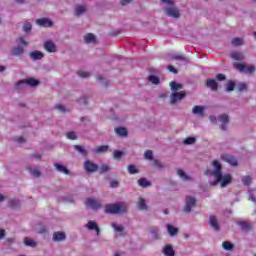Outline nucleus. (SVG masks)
I'll use <instances>...</instances> for the list:
<instances>
[{
	"mask_svg": "<svg viewBox=\"0 0 256 256\" xmlns=\"http://www.w3.org/2000/svg\"><path fill=\"white\" fill-rule=\"evenodd\" d=\"M151 233H153L154 237H157V235H159V229H157V228H152V229H151Z\"/></svg>",
	"mask_w": 256,
	"mask_h": 256,
	"instance_id": "obj_60",
	"label": "nucleus"
},
{
	"mask_svg": "<svg viewBox=\"0 0 256 256\" xmlns=\"http://www.w3.org/2000/svg\"><path fill=\"white\" fill-rule=\"evenodd\" d=\"M30 57L33 61H37L39 59H43L44 55L41 51H33L30 53Z\"/></svg>",
	"mask_w": 256,
	"mask_h": 256,
	"instance_id": "obj_19",
	"label": "nucleus"
},
{
	"mask_svg": "<svg viewBox=\"0 0 256 256\" xmlns=\"http://www.w3.org/2000/svg\"><path fill=\"white\" fill-rule=\"evenodd\" d=\"M128 172L131 174V175H135V173H138V170H137V167L133 164H130L128 166Z\"/></svg>",
	"mask_w": 256,
	"mask_h": 256,
	"instance_id": "obj_41",
	"label": "nucleus"
},
{
	"mask_svg": "<svg viewBox=\"0 0 256 256\" xmlns=\"http://www.w3.org/2000/svg\"><path fill=\"white\" fill-rule=\"evenodd\" d=\"M170 87L171 91H173L174 93H176V91H181V89H183V85L177 82H171Z\"/></svg>",
	"mask_w": 256,
	"mask_h": 256,
	"instance_id": "obj_24",
	"label": "nucleus"
},
{
	"mask_svg": "<svg viewBox=\"0 0 256 256\" xmlns=\"http://www.w3.org/2000/svg\"><path fill=\"white\" fill-rule=\"evenodd\" d=\"M235 89V82H228L227 91H233Z\"/></svg>",
	"mask_w": 256,
	"mask_h": 256,
	"instance_id": "obj_51",
	"label": "nucleus"
},
{
	"mask_svg": "<svg viewBox=\"0 0 256 256\" xmlns=\"http://www.w3.org/2000/svg\"><path fill=\"white\" fill-rule=\"evenodd\" d=\"M173 59L185 61V57L183 55H175V56H173Z\"/></svg>",
	"mask_w": 256,
	"mask_h": 256,
	"instance_id": "obj_57",
	"label": "nucleus"
},
{
	"mask_svg": "<svg viewBox=\"0 0 256 256\" xmlns=\"http://www.w3.org/2000/svg\"><path fill=\"white\" fill-rule=\"evenodd\" d=\"M137 205L140 211H147V203H145V199L139 198Z\"/></svg>",
	"mask_w": 256,
	"mask_h": 256,
	"instance_id": "obj_23",
	"label": "nucleus"
},
{
	"mask_svg": "<svg viewBox=\"0 0 256 256\" xmlns=\"http://www.w3.org/2000/svg\"><path fill=\"white\" fill-rule=\"evenodd\" d=\"M88 231H95L97 237L101 235V229L99 228V225H97V222L90 220L87 224L84 226Z\"/></svg>",
	"mask_w": 256,
	"mask_h": 256,
	"instance_id": "obj_8",
	"label": "nucleus"
},
{
	"mask_svg": "<svg viewBox=\"0 0 256 256\" xmlns=\"http://www.w3.org/2000/svg\"><path fill=\"white\" fill-rule=\"evenodd\" d=\"M238 89H239V91H245V89H247V85L246 84H239Z\"/></svg>",
	"mask_w": 256,
	"mask_h": 256,
	"instance_id": "obj_59",
	"label": "nucleus"
},
{
	"mask_svg": "<svg viewBox=\"0 0 256 256\" xmlns=\"http://www.w3.org/2000/svg\"><path fill=\"white\" fill-rule=\"evenodd\" d=\"M195 203H197V200L191 196L186 197V206L184 207L185 213H191V209L195 207Z\"/></svg>",
	"mask_w": 256,
	"mask_h": 256,
	"instance_id": "obj_9",
	"label": "nucleus"
},
{
	"mask_svg": "<svg viewBox=\"0 0 256 256\" xmlns=\"http://www.w3.org/2000/svg\"><path fill=\"white\" fill-rule=\"evenodd\" d=\"M223 161L229 163V165L235 166L237 165V159L229 154H223L222 156Z\"/></svg>",
	"mask_w": 256,
	"mask_h": 256,
	"instance_id": "obj_13",
	"label": "nucleus"
},
{
	"mask_svg": "<svg viewBox=\"0 0 256 256\" xmlns=\"http://www.w3.org/2000/svg\"><path fill=\"white\" fill-rule=\"evenodd\" d=\"M115 132L117 133V135H119L120 137H125L127 135V129L120 127V128H116Z\"/></svg>",
	"mask_w": 256,
	"mask_h": 256,
	"instance_id": "obj_31",
	"label": "nucleus"
},
{
	"mask_svg": "<svg viewBox=\"0 0 256 256\" xmlns=\"http://www.w3.org/2000/svg\"><path fill=\"white\" fill-rule=\"evenodd\" d=\"M193 115H199L200 117H203L205 115V107L204 106H194L192 109Z\"/></svg>",
	"mask_w": 256,
	"mask_h": 256,
	"instance_id": "obj_15",
	"label": "nucleus"
},
{
	"mask_svg": "<svg viewBox=\"0 0 256 256\" xmlns=\"http://www.w3.org/2000/svg\"><path fill=\"white\" fill-rule=\"evenodd\" d=\"M144 158L147 159L148 161H153V151L147 150L144 153Z\"/></svg>",
	"mask_w": 256,
	"mask_h": 256,
	"instance_id": "obj_38",
	"label": "nucleus"
},
{
	"mask_svg": "<svg viewBox=\"0 0 256 256\" xmlns=\"http://www.w3.org/2000/svg\"><path fill=\"white\" fill-rule=\"evenodd\" d=\"M27 85H29L30 87H37V85H39V80H35L33 78H29L27 80H21L15 85V89L16 91H23V89H25Z\"/></svg>",
	"mask_w": 256,
	"mask_h": 256,
	"instance_id": "obj_4",
	"label": "nucleus"
},
{
	"mask_svg": "<svg viewBox=\"0 0 256 256\" xmlns=\"http://www.w3.org/2000/svg\"><path fill=\"white\" fill-rule=\"evenodd\" d=\"M18 43H21V45H24V47H27V45H28L27 41H25V38H23V37H20L18 39Z\"/></svg>",
	"mask_w": 256,
	"mask_h": 256,
	"instance_id": "obj_55",
	"label": "nucleus"
},
{
	"mask_svg": "<svg viewBox=\"0 0 256 256\" xmlns=\"http://www.w3.org/2000/svg\"><path fill=\"white\" fill-rule=\"evenodd\" d=\"M168 70H169L171 73H177V69H175V67H173L172 65L168 66Z\"/></svg>",
	"mask_w": 256,
	"mask_h": 256,
	"instance_id": "obj_61",
	"label": "nucleus"
},
{
	"mask_svg": "<svg viewBox=\"0 0 256 256\" xmlns=\"http://www.w3.org/2000/svg\"><path fill=\"white\" fill-rule=\"evenodd\" d=\"M166 6L164 8L165 14L173 19H179L181 12L175 7V0H161Z\"/></svg>",
	"mask_w": 256,
	"mask_h": 256,
	"instance_id": "obj_3",
	"label": "nucleus"
},
{
	"mask_svg": "<svg viewBox=\"0 0 256 256\" xmlns=\"http://www.w3.org/2000/svg\"><path fill=\"white\" fill-rule=\"evenodd\" d=\"M154 166L161 168V162H159V160H154Z\"/></svg>",
	"mask_w": 256,
	"mask_h": 256,
	"instance_id": "obj_63",
	"label": "nucleus"
},
{
	"mask_svg": "<svg viewBox=\"0 0 256 256\" xmlns=\"http://www.w3.org/2000/svg\"><path fill=\"white\" fill-rule=\"evenodd\" d=\"M237 225H240L243 231H249L251 229V224L247 221H238Z\"/></svg>",
	"mask_w": 256,
	"mask_h": 256,
	"instance_id": "obj_26",
	"label": "nucleus"
},
{
	"mask_svg": "<svg viewBox=\"0 0 256 256\" xmlns=\"http://www.w3.org/2000/svg\"><path fill=\"white\" fill-rule=\"evenodd\" d=\"M234 67H235V69H237L241 73H248L249 75H251V73H255V66L254 65L247 66L245 64L235 63Z\"/></svg>",
	"mask_w": 256,
	"mask_h": 256,
	"instance_id": "obj_5",
	"label": "nucleus"
},
{
	"mask_svg": "<svg viewBox=\"0 0 256 256\" xmlns=\"http://www.w3.org/2000/svg\"><path fill=\"white\" fill-rule=\"evenodd\" d=\"M74 148L76 149V151H78V153H82V155H87V152L82 146L76 145L74 146Z\"/></svg>",
	"mask_w": 256,
	"mask_h": 256,
	"instance_id": "obj_48",
	"label": "nucleus"
},
{
	"mask_svg": "<svg viewBox=\"0 0 256 256\" xmlns=\"http://www.w3.org/2000/svg\"><path fill=\"white\" fill-rule=\"evenodd\" d=\"M15 141H17V143H25V138H23V136H18L15 138Z\"/></svg>",
	"mask_w": 256,
	"mask_h": 256,
	"instance_id": "obj_56",
	"label": "nucleus"
},
{
	"mask_svg": "<svg viewBox=\"0 0 256 256\" xmlns=\"http://www.w3.org/2000/svg\"><path fill=\"white\" fill-rule=\"evenodd\" d=\"M36 22L40 27H52L53 26V22L47 18H40V19L36 20Z\"/></svg>",
	"mask_w": 256,
	"mask_h": 256,
	"instance_id": "obj_14",
	"label": "nucleus"
},
{
	"mask_svg": "<svg viewBox=\"0 0 256 256\" xmlns=\"http://www.w3.org/2000/svg\"><path fill=\"white\" fill-rule=\"evenodd\" d=\"M85 205L88 209H101V202H99V200L95 199V198H88L85 201Z\"/></svg>",
	"mask_w": 256,
	"mask_h": 256,
	"instance_id": "obj_6",
	"label": "nucleus"
},
{
	"mask_svg": "<svg viewBox=\"0 0 256 256\" xmlns=\"http://www.w3.org/2000/svg\"><path fill=\"white\" fill-rule=\"evenodd\" d=\"M216 79H217L218 81H225V75H224V74H218V75L216 76Z\"/></svg>",
	"mask_w": 256,
	"mask_h": 256,
	"instance_id": "obj_58",
	"label": "nucleus"
},
{
	"mask_svg": "<svg viewBox=\"0 0 256 256\" xmlns=\"http://www.w3.org/2000/svg\"><path fill=\"white\" fill-rule=\"evenodd\" d=\"M29 171H30L31 175H33L34 177H40V175H41V172L37 168L30 167Z\"/></svg>",
	"mask_w": 256,
	"mask_h": 256,
	"instance_id": "obj_36",
	"label": "nucleus"
},
{
	"mask_svg": "<svg viewBox=\"0 0 256 256\" xmlns=\"http://www.w3.org/2000/svg\"><path fill=\"white\" fill-rule=\"evenodd\" d=\"M113 155L114 159H121V157H123V152L115 150Z\"/></svg>",
	"mask_w": 256,
	"mask_h": 256,
	"instance_id": "obj_49",
	"label": "nucleus"
},
{
	"mask_svg": "<svg viewBox=\"0 0 256 256\" xmlns=\"http://www.w3.org/2000/svg\"><path fill=\"white\" fill-rule=\"evenodd\" d=\"M223 249H225V251H231V249H233V244L231 242H223L222 244Z\"/></svg>",
	"mask_w": 256,
	"mask_h": 256,
	"instance_id": "obj_37",
	"label": "nucleus"
},
{
	"mask_svg": "<svg viewBox=\"0 0 256 256\" xmlns=\"http://www.w3.org/2000/svg\"><path fill=\"white\" fill-rule=\"evenodd\" d=\"M110 187H112L113 189L119 187V182L115 181V180L111 181L110 182Z\"/></svg>",
	"mask_w": 256,
	"mask_h": 256,
	"instance_id": "obj_54",
	"label": "nucleus"
},
{
	"mask_svg": "<svg viewBox=\"0 0 256 256\" xmlns=\"http://www.w3.org/2000/svg\"><path fill=\"white\" fill-rule=\"evenodd\" d=\"M210 121H211V123H217V117L210 116Z\"/></svg>",
	"mask_w": 256,
	"mask_h": 256,
	"instance_id": "obj_64",
	"label": "nucleus"
},
{
	"mask_svg": "<svg viewBox=\"0 0 256 256\" xmlns=\"http://www.w3.org/2000/svg\"><path fill=\"white\" fill-rule=\"evenodd\" d=\"M231 58L235 59V61H243V59H245V56H243V53L241 52H232Z\"/></svg>",
	"mask_w": 256,
	"mask_h": 256,
	"instance_id": "obj_25",
	"label": "nucleus"
},
{
	"mask_svg": "<svg viewBox=\"0 0 256 256\" xmlns=\"http://www.w3.org/2000/svg\"><path fill=\"white\" fill-rule=\"evenodd\" d=\"M231 43L234 47H239L243 45L244 41H243V38H234L232 39Z\"/></svg>",
	"mask_w": 256,
	"mask_h": 256,
	"instance_id": "obj_30",
	"label": "nucleus"
},
{
	"mask_svg": "<svg viewBox=\"0 0 256 256\" xmlns=\"http://www.w3.org/2000/svg\"><path fill=\"white\" fill-rule=\"evenodd\" d=\"M138 184L140 185V187H150L151 186V182H149L146 178H140L138 180Z\"/></svg>",
	"mask_w": 256,
	"mask_h": 256,
	"instance_id": "obj_29",
	"label": "nucleus"
},
{
	"mask_svg": "<svg viewBox=\"0 0 256 256\" xmlns=\"http://www.w3.org/2000/svg\"><path fill=\"white\" fill-rule=\"evenodd\" d=\"M24 245H26V247H37V241H35L32 238L25 237L24 238Z\"/></svg>",
	"mask_w": 256,
	"mask_h": 256,
	"instance_id": "obj_20",
	"label": "nucleus"
},
{
	"mask_svg": "<svg viewBox=\"0 0 256 256\" xmlns=\"http://www.w3.org/2000/svg\"><path fill=\"white\" fill-rule=\"evenodd\" d=\"M186 95L187 94L185 92H183V91L173 92L170 95V103H171V105H175V103H177V101H181L182 99H185Z\"/></svg>",
	"mask_w": 256,
	"mask_h": 256,
	"instance_id": "obj_7",
	"label": "nucleus"
},
{
	"mask_svg": "<svg viewBox=\"0 0 256 256\" xmlns=\"http://www.w3.org/2000/svg\"><path fill=\"white\" fill-rule=\"evenodd\" d=\"M209 224L214 228V231H219V222L215 216H210Z\"/></svg>",
	"mask_w": 256,
	"mask_h": 256,
	"instance_id": "obj_18",
	"label": "nucleus"
},
{
	"mask_svg": "<svg viewBox=\"0 0 256 256\" xmlns=\"http://www.w3.org/2000/svg\"><path fill=\"white\" fill-rule=\"evenodd\" d=\"M79 77H82L83 79H86L87 77H90L91 74L87 71L80 70L78 72Z\"/></svg>",
	"mask_w": 256,
	"mask_h": 256,
	"instance_id": "obj_45",
	"label": "nucleus"
},
{
	"mask_svg": "<svg viewBox=\"0 0 256 256\" xmlns=\"http://www.w3.org/2000/svg\"><path fill=\"white\" fill-rule=\"evenodd\" d=\"M53 239L55 241H65V233L55 232L54 235H53Z\"/></svg>",
	"mask_w": 256,
	"mask_h": 256,
	"instance_id": "obj_27",
	"label": "nucleus"
},
{
	"mask_svg": "<svg viewBox=\"0 0 256 256\" xmlns=\"http://www.w3.org/2000/svg\"><path fill=\"white\" fill-rule=\"evenodd\" d=\"M24 51L25 50L23 49V47L18 46V47L13 48L11 53L15 57H19V55H23Z\"/></svg>",
	"mask_w": 256,
	"mask_h": 256,
	"instance_id": "obj_22",
	"label": "nucleus"
},
{
	"mask_svg": "<svg viewBox=\"0 0 256 256\" xmlns=\"http://www.w3.org/2000/svg\"><path fill=\"white\" fill-rule=\"evenodd\" d=\"M196 141L195 137H188L184 140V145H194Z\"/></svg>",
	"mask_w": 256,
	"mask_h": 256,
	"instance_id": "obj_39",
	"label": "nucleus"
},
{
	"mask_svg": "<svg viewBox=\"0 0 256 256\" xmlns=\"http://www.w3.org/2000/svg\"><path fill=\"white\" fill-rule=\"evenodd\" d=\"M57 111H60L61 113H65V107L61 104L56 105Z\"/></svg>",
	"mask_w": 256,
	"mask_h": 256,
	"instance_id": "obj_53",
	"label": "nucleus"
},
{
	"mask_svg": "<svg viewBox=\"0 0 256 256\" xmlns=\"http://www.w3.org/2000/svg\"><path fill=\"white\" fill-rule=\"evenodd\" d=\"M213 168L214 170H207L206 171V175L208 177H214L215 181L210 182V185H212L213 187H215V185H219L220 183V187H227V185H229V183H231L232 181V177L231 174H222L221 173V163H219V161L214 160L212 162Z\"/></svg>",
	"mask_w": 256,
	"mask_h": 256,
	"instance_id": "obj_1",
	"label": "nucleus"
},
{
	"mask_svg": "<svg viewBox=\"0 0 256 256\" xmlns=\"http://www.w3.org/2000/svg\"><path fill=\"white\" fill-rule=\"evenodd\" d=\"M84 168L86 171H88V173H95V171H97V169H99V166H97V164H95L91 161H86L84 163Z\"/></svg>",
	"mask_w": 256,
	"mask_h": 256,
	"instance_id": "obj_12",
	"label": "nucleus"
},
{
	"mask_svg": "<svg viewBox=\"0 0 256 256\" xmlns=\"http://www.w3.org/2000/svg\"><path fill=\"white\" fill-rule=\"evenodd\" d=\"M112 227H113L114 231H117V233H120V235H123V231H124L123 226L114 222V223H112Z\"/></svg>",
	"mask_w": 256,
	"mask_h": 256,
	"instance_id": "obj_32",
	"label": "nucleus"
},
{
	"mask_svg": "<svg viewBox=\"0 0 256 256\" xmlns=\"http://www.w3.org/2000/svg\"><path fill=\"white\" fill-rule=\"evenodd\" d=\"M85 43H95V35L89 33L85 37Z\"/></svg>",
	"mask_w": 256,
	"mask_h": 256,
	"instance_id": "obj_34",
	"label": "nucleus"
},
{
	"mask_svg": "<svg viewBox=\"0 0 256 256\" xmlns=\"http://www.w3.org/2000/svg\"><path fill=\"white\" fill-rule=\"evenodd\" d=\"M177 174L179 175L180 178H182L183 181H191V177L187 176V174L185 173V171L179 169L177 171Z\"/></svg>",
	"mask_w": 256,
	"mask_h": 256,
	"instance_id": "obj_28",
	"label": "nucleus"
},
{
	"mask_svg": "<svg viewBox=\"0 0 256 256\" xmlns=\"http://www.w3.org/2000/svg\"><path fill=\"white\" fill-rule=\"evenodd\" d=\"M67 139H70L71 141H75L77 139V133L75 132H68L66 133Z\"/></svg>",
	"mask_w": 256,
	"mask_h": 256,
	"instance_id": "obj_43",
	"label": "nucleus"
},
{
	"mask_svg": "<svg viewBox=\"0 0 256 256\" xmlns=\"http://www.w3.org/2000/svg\"><path fill=\"white\" fill-rule=\"evenodd\" d=\"M109 165L107 164H103L101 167H100V173H107V171H109Z\"/></svg>",
	"mask_w": 256,
	"mask_h": 256,
	"instance_id": "obj_50",
	"label": "nucleus"
},
{
	"mask_svg": "<svg viewBox=\"0 0 256 256\" xmlns=\"http://www.w3.org/2000/svg\"><path fill=\"white\" fill-rule=\"evenodd\" d=\"M109 149V146H99L97 147L94 152L96 153H105Z\"/></svg>",
	"mask_w": 256,
	"mask_h": 256,
	"instance_id": "obj_42",
	"label": "nucleus"
},
{
	"mask_svg": "<svg viewBox=\"0 0 256 256\" xmlns=\"http://www.w3.org/2000/svg\"><path fill=\"white\" fill-rule=\"evenodd\" d=\"M54 167L56 168V171H59V173H64V175H69V169H67V167H65L64 165L55 163Z\"/></svg>",
	"mask_w": 256,
	"mask_h": 256,
	"instance_id": "obj_17",
	"label": "nucleus"
},
{
	"mask_svg": "<svg viewBox=\"0 0 256 256\" xmlns=\"http://www.w3.org/2000/svg\"><path fill=\"white\" fill-rule=\"evenodd\" d=\"M251 181H252V179H251L250 176H244V177L242 178V183H243V185H251Z\"/></svg>",
	"mask_w": 256,
	"mask_h": 256,
	"instance_id": "obj_46",
	"label": "nucleus"
},
{
	"mask_svg": "<svg viewBox=\"0 0 256 256\" xmlns=\"http://www.w3.org/2000/svg\"><path fill=\"white\" fill-rule=\"evenodd\" d=\"M218 120L221 123L220 129H222V131H226L227 125L229 124V116L226 114H222L219 116Z\"/></svg>",
	"mask_w": 256,
	"mask_h": 256,
	"instance_id": "obj_10",
	"label": "nucleus"
},
{
	"mask_svg": "<svg viewBox=\"0 0 256 256\" xmlns=\"http://www.w3.org/2000/svg\"><path fill=\"white\" fill-rule=\"evenodd\" d=\"M131 1H133V0H122L121 5H129V3H131Z\"/></svg>",
	"mask_w": 256,
	"mask_h": 256,
	"instance_id": "obj_62",
	"label": "nucleus"
},
{
	"mask_svg": "<svg viewBox=\"0 0 256 256\" xmlns=\"http://www.w3.org/2000/svg\"><path fill=\"white\" fill-rule=\"evenodd\" d=\"M44 49L48 51V53H56L57 46L55 45L54 41L48 40L44 43Z\"/></svg>",
	"mask_w": 256,
	"mask_h": 256,
	"instance_id": "obj_11",
	"label": "nucleus"
},
{
	"mask_svg": "<svg viewBox=\"0 0 256 256\" xmlns=\"http://www.w3.org/2000/svg\"><path fill=\"white\" fill-rule=\"evenodd\" d=\"M10 205L11 207H13V209H15L16 207H19V200L10 201Z\"/></svg>",
	"mask_w": 256,
	"mask_h": 256,
	"instance_id": "obj_52",
	"label": "nucleus"
},
{
	"mask_svg": "<svg viewBox=\"0 0 256 256\" xmlns=\"http://www.w3.org/2000/svg\"><path fill=\"white\" fill-rule=\"evenodd\" d=\"M163 253L165 256H175V250L173 249V246H171L170 244H167L163 248Z\"/></svg>",
	"mask_w": 256,
	"mask_h": 256,
	"instance_id": "obj_16",
	"label": "nucleus"
},
{
	"mask_svg": "<svg viewBox=\"0 0 256 256\" xmlns=\"http://www.w3.org/2000/svg\"><path fill=\"white\" fill-rule=\"evenodd\" d=\"M206 87H209V89H212V91H217V81L214 79H208L206 82Z\"/></svg>",
	"mask_w": 256,
	"mask_h": 256,
	"instance_id": "obj_21",
	"label": "nucleus"
},
{
	"mask_svg": "<svg viewBox=\"0 0 256 256\" xmlns=\"http://www.w3.org/2000/svg\"><path fill=\"white\" fill-rule=\"evenodd\" d=\"M148 80L150 81V83H152L153 85H159V77L157 76H149Z\"/></svg>",
	"mask_w": 256,
	"mask_h": 256,
	"instance_id": "obj_40",
	"label": "nucleus"
},
{
	"mask_svg": "<svg viewBox=\"0 0 256 256\" xmlns=\"http://www.w3.org/2000/svg\"><path fill=\"white\" fill-rule=\"evenodd\" d=\"M167 229H168L169 235H171L172 237H173L174 235H177L178 230H177L176 227H174V226L168 224V225H167Z\"/></svg>",
	"mask_w": 256,
	"mask_h": 256,
	"instance_id": "obj_33",
	"label": "nucleus"
},
{
	"mask_svg": "<svg viewBox=\"0 0 256 256\" xmlns=\"http://www.w3.org/2000/svg\"><path fill=\"white\" fill-rule=\"evenodd\" d=\"M97 81H99L102 85H105V87L109 85V81L105 80L104 77L101 75L97 76Z\"/></svg>",
	"mask_w": 256,
	"mask_h": 256,
	"instance_id": "obj_44",
	"label": "nucleus"
},
{
	"mask_svg": "<svg viewBox=\"0 0 256 256\" xmlns=\"http://www.w3.org/2000/svg\"><path fill=\"white\" fill-rule=\"evenodd\" d=\"M31 29H33V26L31 25V23L24 24L23 30L25 31V33H29V31H31Z\"/></svg>",
	"mask_w": 256,
	"mask_h": 256,
	"instance_id": "obj_47",
	"label": "nucleus"
},
{
	"mask_svg": "<svg viewBox=\"0 0 256 256\" xmlns=\"http://www.w3.org/2000/svg\"><path fill=\"white\" fill-rule=\"evenodd\" d=\"M129 206L125 202H118L115 204H107L105 206V213H110L112 215H121V213H127Z\"/></svg>",
	"mask_w": 256,
	"mask_h": 256,
	"instance_id": "obj_2",
	"label": "nucleus"
},
{
	"mask_svg": "<svg viewBox=\"0 0 256 256\" xmlns=\"http://www.w3.org/2000/svg\"><path fill=\"white\" fill-rule=\"evenodd\" d=\"M85 11H87V8H85V6H77L75 8L76 15H83V13H85Z\"/></svg>",
	"mask_w": 256,
	"mask_h": 256,
	"instance_id": "obj_35",
	"label": "nucleus"
}]
</instances>
